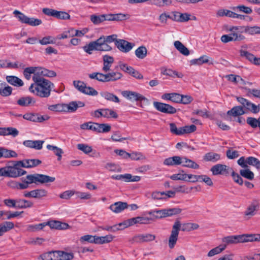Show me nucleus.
<instances>
[{
    "label": "nucleus",
    "instance_id": "1",
    "mask_svg": "<svg viewBox=\"0 0 260 260\" xmlns=\"http://www.w3.org/2000/svg\"><path fill=\"white\" fill-rule=\"evenodd\" d=\"M34 82L29 87V91L34 95L42 98H48L51 94V91L54 87L53 83L47 79L42 80L35 78Z\"/></svg>",
    "mask_w": 260,
    "mask_h": 260
},
{
    "label": "nucleus",
    "instance_id": "2",
    "mask_svg": "<svg viewBox=\"0 0 260 260\" xmlns=\"http://www.w3.org/2000/svg\"><path fill=\"white\" fill-rule=\"evenodd\" d=\"M21 183H16V187L19 189H26L29 185L31 183L36 184H44L48 182H52L55 178L46 175L40 174H30L26 176L25 178H21Z\"/></svg>",
    "mask_w": 260,
    "mask_h": 260
},
{
    "label": "nucleus",
    "instance_id": "3",
    "mask_svg": "<svg viewBox=\"0 0 260 260\" xmlns=\"http://www.w3.org/2000/svg\"><path fill=\"white\" fill-rule=\"evenodd\" d=\"M19 161H11L8 165L0 169V176L16 178L26 173V171L21 169Z\"/></svg>",
    "mask_w": 260,
    "mask_h": 260
},
{
    "label": "nucleus",
    "instance_id": "4",
    "mask_svg": "<svg viewBox=\"0 0 260 260\" xmlns=\"http://www.w3.org/2000/svg\"><path fill=\"white\" fill-rule=\"evenodd\" d=\"M13 14L16 16L19 21L21 23L27 24L32 26H38L42 23L41 19L34 17L29 18L17 10L13 12Z\"/></svg>",
    "mask_w": 260,
    "mask_h": 260
},
{
    "label": "nucleus",
    "instance_id": "5",
    "mask_svg": "<svg viewBox=\"0 0 260 260\" xmlns=\"http://www.w3.org/2000/svg\"><path fill=\"white\" fill-rule=\"evenodd\" d=\"M181 225L180 221L178 220H176L173 225L168 243L169 247L171 249L173 248L176 244Z\"/></svg>",
    "mask_w": 260,
    "mask_h": 260
},
{
    "label": "nucleus",
    "instance_id": "6",
    "mask_svg": "<svg viewBox=\"0 0 260 260\" xmlns=\"http://www.w3.org/2000/svg\"><path fill=\"white\" fill-rule=\"evenodd\" d=\"M42 11L45 15L52 16L57 19L62 20H68L70 19V15L68 13L64 11H58L50 8H44Z\"/></svg>",
    "mask_w": 260,
    "mask_h": 260
},
{
    "label": "nucleus",
    "instance_id": "7",
    "mask_svg": "<svg viewBox=\"0 0 260 260\" xmlns=\"http://www.w3.org/2000/svg\"><path fill=\"white\" fill-rule=\"evenodd\" d=\"M223 245L247 242L246 234L227 236L222 239Z\"/></svg>",
    "mask_w": 260,
    "mask_h": 260
},
{
    "label": "nucleus",
    "instance_id": "8",
    "mask_svg": "<svg viewBox=\"0 0 260 260\" xmlns=\"http://www.w3.org/2000/svg\"><path fill=\"white\" fill-rule=\"evenodd\" d=\"M155 235L151 234H138L135 235L129 241L131 244L151 242L155 240Z\"/></svg>",
    "mask_w": 260,
    "mask_h": 260
},
{
    "label": "nucleus",
    "instance_id": "9",
    "mask_svg": "<svg viewBox=\"0 0 260 260\" xmlns=\"http://www.w3.org/2000/svg\"><path fill=\"white\" fill-rule=\"evenodd\" d=\"M210 170L213 175H223L228 176L232 169L225 165L217 164L213 166Z\"/></svg>",
    "mask_w": 260,
    "mask_h": 260
},
{
    "label": "nucleus",
    "instance_id": "10",
    "mask_svg": "<svg viewBox=\"0 0 260 260\" xmlns=\"http://www.w3.org/2000/svg\"><path fill=\"white\" fill-rule=\"evenodd\" d=\"M153 106L157 110L164 113L173 114L177 111L173 106L163 103L154 102Z\"/></svg>",
    "mask_w": 260,
    "mask_h": 260
},
{
    "label": "nucleus",
    "instance_id": "11",
    "mask_svg": "<svg viewBox=\"0 0 260 260\" xmlns=\"http://www.w3.org/2000/svg\"><path fill=\"white\" fill-rule=\"evenodd\" d=\"M237 101L241 104L247 110L253 113H257L260 111V105H255L247 99L242 97H238Z\"/></svg>",
    "mask_w": 260,
    "mask_h": 260
},
{
    "label": "nucleus",
    "instance_id": "12",
    "mask_svg": "<svg viewBox=\"0 0 260 260\" xmlns=\"http://www.w3.org/2000/svg\"><path fill=\"white\" fill-rule=\"evenodd\" d=\"M24 119L34 122H43L49 119L47 115H41L38 113H27L23 115Z\"/></svg>",
    "mask_w": 260,
    "mask_h": 260
},
{
    "label": "nucleus",
    "instance_id": "13",
    "mask_svg": "<svg viewBox=\"0 0 260 260\" xmlns=\"http://www.w3.org/2000/svg\"><path fill=\"white\" fill-rule=\"evenodd\" d=\"M135 44L123 39H118L116 42V46L121 52L127 53L134 47Z\"/></svg>",
    "mask_w": 260,
    "mask_h": 260
},
{
    "label": "nucleus",
    "instance_id": "14",
    "mask_svg": "<svg viewBox=\"0 0 260 260\" xmlns=\"http://www.w3.org/2000/svg\"><path fill=\"white\" fill-rule=\"evenodd\" d=\"M245 37L237 32H232L229 35H224L221 37V41L226 43L231 41H240L245 39Z\"/></svg>",
    "mask_w": 260,
    "mask_h": 260
},
{
    "label": "nucleus",
    "instance_id": "15",
    "mask_svg": "<svg viewBox=\"0 0 260 260\" xmlns=\"http://www.w3.org/2000/svg\"><path fill=\"white\" fill-rule=\"evenodd\" d=\"M122 95L132 101H147V98L142 95V94L136 92L125 90L122 92Z\"/></svg>",
    "mask_w": 260,
    "mask_h": 260
},
{
    "label": "nucleus",
    "instance_id": "16",
    "mask_svg": "<svg viewBox=\"0 0 260 260\" xmlns=\"http://www.w3.org/2000/svg\"><path fill=\"white\" fill-rule=\"evenodd\" d=\"M47 194V191L46 190L44 189H38L24 192V196L26 198L40 199L42 197H46Z\"/></svg>",
    "mask_w": 260,
    "mask_h": 260
},
{
    "label": "nucleus",
    "instance_id": "17",
    "mask_svg": "<svg viewBox=\"0 0 260 260\" xmlns=\"http://www.w3.org/2000/svg\"><path fill=\"white\" fill-rule=\"evenodd\" d=\"M44 143L43 140H25L23 142L25 147L38 150L42 149Z\"/></svg>",
    "mask_w": 260,
    "mask_h": 260
},
{
    "label": "nucleus",
    "instance_id": "18",
    "mask_svg": "<svg viewBox=\"0 0 260 260\" xmlns=\"http://www.w3.org/2000/svg\"><path fill=\"white\" fill-rule=\"evenodd\" d=\"M19 164L22 168H31L38 166L42 163L41 160L38 159H28L19 160Z\"/></svg>",
    "mask_w": 260,
    "mask_h": 260
},
{
    "label": "nucleus",
    "instance_id": "19",
    "mask_svg": "<svg viewBox=\"0 0 260 260\" xmlns=\"http://www.w3.org/2000/svg\"><path fill=\"white\" fill-rule=\"evenodd\" d=\"M182 157L179 156H174L164 159L163 164L167 166H178L182 163Z\"/></svg>",
    "mask_w": 260,
    "mask_h": 260
},
{
    "label": "nucleus",
    "instance_id": "20",
    "mask_svg": "<svg viewBox=\"0 0 260 260\" xmlns=\"http://www.w3.org/2000/svg\"><path fill=\"white\" fill-rule=\"evenodd\" d=\"M128 204L126 202H117L111 205L109 209L115 213H119L128 208Z\"/></svg>",
    "mask_w": 260,
    "mask_h": 260
},
{
    "label": "nucleus",
    "instance_id": "21",
    "mask_svg": "<svg viewBox=\"0 0 260 260\" xmlns=\"http://www.w3.org/2000/svg\"><path fill=\"white\" fill-rule=\"evenodd\" d=\"M104 21H122L126 19V15L122 13L103 14Z\"/></svg>",
    "mask_w": 260,
    "mask_h": 260
},
{
    "label": "nucleus",
    "instance_id": "22",
    "mask_svg": "<svg viewBox=\"0 0 260 260\" xmlns=\"http://www.w3.org/2000/svg\"><path fill=\"white\" fill-rule=\"evenodd\" d=\"M46 224L48 225L51 229L56 230H66L68 229L69 227L68 224L57 220L48 221L46 223Z\"/></svg>",
    "mask_w": 260,
    "mask_h": 260
},
{
    "label": "nucleus",
    "instance_id": "23",
    "mask_svg": "<svg viewBox=\"0 0 260 260\" xmlns=\"http://www.w3.org/2000/svg\"><path fill=\"white\" fill-rule=\"evenodd\" d=\"M1 136H11L13 138L16 137L19 134L17 128L13 127H1Z\"/></svg>",
    "mask_w": 260,
    "mask_h": 260
},
{
    "label": "nucleus",
    "instance_id": "24",
    "mask_svg": "<svg viewBox=\"0 0 260 260\" xmlns=\"http://www.w3.org/2000/svg\"><path fill=\"white\" fill-rule=\"evenodd\" d=\"M35 103V99L30 96L21 97L17 101V104L22 107H27Z\"/></svg>",
    "mask_w": 260,
    "mask_h": 260
},
{
    "label": "nucleus",
    "instance_id": "25",
    "mask_svg": "<svg viewBox=\"0 0 260 260\" xmlns=\"http://www.w3.org/2000/svg\"><path fill=\"white\" fill-rule=\"evenodd\" d=\"M103 71L107 72L110 71L112 64L114 62V58L112 56L105 55L103 56Z\"/></svg>",
    "mask_w": 260,
    "mask_h": 260
},
{
    "label": "nucleus",
    "instance_id": "26",
    "mask_svg": "<svg viewBox=\"0 0 260 260\" xmlns=\"http://www.w3.org/2000/svg\"><path fill=\"white\" fill-rule=\"evenodd\" d=\"M7 81L12 85L16 87H21L24 83L21 79L15 76H8L6 77Z\"/></svg>",
    "mask_w": 260,
    "mask_h": 260
},
{
    "label": "nucleus",
    "instance_id": "27",
    "mask_svg": "<svg viewBox=\"0 0 260 260\" xmlns=\"http://www.w3.org/2000/svg\"><path fill=\"white\" fill-rule=\"evenodd\" d=\"M102 98L105 100L114 103H119L120 100L116 95L107 91H104L100 92Z\"/></svg>",
    "mask_w": 260,
    "mask_h": 260
},
{
    "label": "nucleus",
    "instance_id": "28",
    "mask_svg": "<svg viewBox=\"0 0 260 260\" xmlns=\"http://www.w3.org/2000/svg\"><path fill=\"white\" fill-rule=\"evenodd\" d=\"M91 79H95L102 82H108L107 74H104L100 72H93L88 75Z\"/></svg>",
    "mask_w": 260,
    "mask_h": 260
},
{
    "label": "nucleus",
    "instance_id": "29",
    "mask_svg": "<svg viewBox=\"0 0 260 260\" xmlns=\"http://www.w3.org/2000/svg\"><path fill=\"white\" fill-rule=\"evenodd\" d=\"M12 88L5 82L0 83V95L3 96H8L12 94Z\"/></svg>",
    "mask_w": 260,
    "mask_h": 260
},
{
    "label": "nucleus",
    "instance_id": "30",
    "mask_svg": "<svg viewBox=\"0 0 260 260\" xmlns=\"http://www.w3.org/2000/svg\"><path fill=\"white\" fill-rule=\"evenodd\" d=\"M203 159L205 161L215 162L220 159V155L216 153L210 152L205 154Z\"/></svg>",
    "mask_w": 260,
    "mask_h": 260
},
{
    "label": "nucleus",
    "instance_id": "31",
    "mask_svg": "<svg viewBox=\"0 0 260 260\" xmlns=\"http://www.w3.org/2000/svg\"><path fill=\"white\" fill-rule=\"evenodd\" d=\"M258 208V204L256 201H253L248 206L244 213V215L246 216H248L249 218L251 217V216L255 215V211L257 210Z\"/></svg>",
    "mask_w": 260,
    "mask_h": 260
},
{
    "label": "nucleus",
    "instance_id": "32",
    "mask_svg": "<svg viewBox=\"0 0 260 260\" xmlns=\"http://www.w3.org/2000/svg\"><path fill=\"white\" fill-rule=\"evenodd\" d=\"M245 113L243 108L242 106H235L229 110L227 112L228 115L237 117L241 116Z\"/></svg>",
    "mask_w": 260,
    "mask_h": 260
},
{
    "label": "nucleus",
    "instance_id": "33",
    "mask_svg": "<svg viewBox=\"0 0 260 260\" xmlns=\"http://www.w3.org/2000/svg\"><path fill=\"white\" fill-rule=\"evenodd\" d=\"M182 163L181 165L183 167L189 168L198 169L199 168V165L195 162L194 161L186 158V157H182Z\"/></svg>",
    "mask_w": 260,
    "mask_h": 260
},
{
    "label": "nucleus",
    "instance_id": "34",
    "mask_svg": "<svg viewBox=\"0 0 260 260\" xmlns=\"http://www.w3.org/2000/svg\"><path fill=\"white\" fill-rule=\"evenodd\" d=\"M14 224L11 221H5L0 224V236L8 232V231L14 228Z\"/></svg>",
    "mask_w": 260,
    "mask_h": 260
},
{
    "label": "nucleus",
    "instance_id": "35",
    "mask_svg": "<svg viewBox=\"0 0 260 260\" xmlns=\"http://www.w3.org/2000/svg\"><path fill=\"white\" fill-rule=\"evenodd\" d=\"M174 45L177 50L182 54L185 56H187L189 54V51L188 48L186 47L181 42L179 41H175Z\"/></svg>",
    "mask_w": 260,
    "mask_h": 260
},
{
    "label": "nucleus",
    "instance_id": "36",
    "mask_svg": "<svg viewBox=\"0 0 260 260\" xmlns=\"http://www.w3.org/2000/svg\"><path fill=\"white\" fill-rule=\"evenodd\" d=\"M102 39L100 38L97 39L98 51H109L111 50L112 47L107 43L104 42Z\"/></svg>",
    "mask_w": 260,
    "mask_h": 260
},
{
    "label": "nucleus",
    "instance_id": "37",
    "mask_svg": "<svg viewBox=\"0 0 260 260\" xmlns=\"http://www.w3.org/2000/svg\"><path fill=\"white\" fill-rule=\"evenodd\" d=\"M83 49L85 52L89 54H91L93 50L98 51L97 40L84 46Z\"/></svg>",
    "mask_w": 260,
    "mask_h": 260
},
{
    "label": "nucleus",
    "instance_id": "38",
    "mask_svg": "<svg viewBox=\"0 0 260 260\" xmlns=\"http://www.w3.org/2000/svg\"><path fill=\"white\" fill-rule=\"evenodd\" d=\"M107 80L108 82H113L120 79L122 75L120 72H112L107 74Z\"/></svg>",
    "mask_w": 260,
    "mask_h": 260
},
{
    "label": "nucleus",
    "instance_id": "39",
    "mask_svg": "<svg viewBox=\"0 0 260 260\" xmlns=\"http://www.w3.org/2000/svg\"><path fill=\"white\" fill-rule=\"evenodd\" d=\"M147 50L144 46H141L138 47L135 50V55L139 59H144L147 55Z\"/></svg>",
    "mask_w": 260,
    "mask_h": 260
},
{
    "label": "nucleus",
    "instance_id": "40",
    "mask_svg": "<svg viewBox=\"0 0 260 260\" xmlns=\"http://www.w3.org/2000/svg\"><path fill=\"white\" fill-rule=\"evenodd\" d=\"M102 117L107 118H117L118 117V115L114 110L106 108L102 109Z\"/></svg>",
    "mask_w": 260,
    "mask_h": 260
},
{
    "label": "nucleus",
    "instance_id": "41",
    "mask_svg": "<svg viewBox=\"0 0 260 260\" xmlns=\"http://www.w3.org/2000/svg\"><path fill=\"white\" fill-rule=\"evenodd\" d=\"M114 237L111 235H108L105 236L99 237L96 236V244H103L110 242L113 239Z\"/></svg>",
    "mask_w": 260,
    "mask_h": 260
},
{
    "label": "nucleus",
    "instance_id": "42",
    "mask_svg": "<svg viewBox=\"0 0 260 260\" xmlns=\"http://www.w3.org/2000/svg\"><path fill=\"white\" fill-rule=\"evenodd\" d=\"M248 165L254 167L258 171H260V160L253 156H249L247 158Z\"/></svg>",
    "mask_w": 260,
    "mask_h": 260
},
{
    "label": "nucleus",
    "instance_id": "43",
    "mask_svg": "<svg viewBox=\"0 0 260 260\" xmlns=\"http://www.w3.org/2000/svg\"><path fill=\"white\" fill-rule=\"evenodd\" d=\"M57 253L59 257V260H71L74 258V254L72 252L57 251Z\"/></svg>",
    "mask_w": 260,
    "mask_h": 260
},
{
    "label": "nucleus",
    "instance_id": "44",
    "mask_svg": "<svg viewBox=\"0 0 260 260\" xmlns=\"http://www.w3.org/2000/svg\"><path fill=\"white\" fill-rule=\"evenodd\" d=\"M240 174L243 177L249 180H252L254 179V174L249 169L241 170Z\"/></svg>",
    "mask_w": 260,
    "mask_h": 260
},
{
    "label": "nucleus",
    "instance_id": "45",
    "mask_svg": "<svg viewBox=\"0 0 260 260\" xmlns=\"http://www.w3.org/2000/svg\"><path fill=\"white\" fill-rule=\"evenodd\" d=\"M245 33L250 35H259L260 26L256 25L253 26H246Z\"/></svg>",
    "mask_w": 260,
    "mask_h": 260
},
{
    "label": "nucleus",
    "instance_id": "46",
    "mask_svg": "<svg viewBox=\"0 0 260 260\" xmlns=\"http://www.w3.org/2000/svg\"><path fill=\"white\" fill-rule=\"evenodd\" d=\"M240 53L241 57H245L250 62L254 64L256 57L253 54L243 50L240 51Z\"/></svg>",
    "mask_w": 260,
    "mask_h": 260
},
{
    "label": "nucleus",
    "instance_id": "47",
    "mask_svg": "<svg viewBox=\"0 0 260 260\" xmlns=\"http://www.w3.org/2000/svg\"><path fill=\"white\" fill-rule=\"evenodd\" d=\"M197 129L195 125L191 124L190 125H185L184 126L180 127L181 135L189 134L194 132Z\"/></svg>",
    "mask_w": 260,
    "mask_h": 260
},
{
    "label": "nucleus",
    "instance_id": "48",
    "mask_svg": "<svg viewBox=\"0 0 260 260\" xmlns=\"http://www.w3.org/2000/svg\"><path fill=\"white\" fill-rule=\"evenodd\" d=\"M97 123L92 122H85L80 125V128L82 129H89L97 132Z\"/></svg>",
    "mask_w": 260,
    "mask_h": 260
},
{
    "label": "nucleus",
    "instance_id": "49",
    "mask_svg": "<svg viewBox=\"0 0 260 260\" xmlns=\"http://www.w3.org/2000/svg\"><path fill=\"white\" fill-rule=\"evenodd\" d=\"M226 248L225 245H220L219 246L213 248L210 250L208 253V256H213L216 254H217L222 251Z\"/></svg>",
    "mask_w": 260,
    "mask_h": 260
},
{
    "label": "nucleus",
    "instance_id": "50",
    "mask_svg": "<svg viewBox=\"0 0 260 260\" xmlns=\"http://www.w3.org/2000/svg\"><path fill=\"white\" fill-rule=\"evenodd\" d=\"M34 68L35 72H34V75L32 78L33 81L36 82V78L41 80H42L43 79H45V78H44V76H43V68L34 67Z\"/></svg>",
    "mask_w": 260,
    "mask_h": 260
},
{
    "label": "nucleus",
    "instance_id": "51",
    "mask_svg": "<svg viewBox=\"0 0 260 260\" xmlns=\"http://www.w3.org/2000/svg\"><path fill=\"white\" fill-rule=\"evenodd\" d=\"M190 62L191 64L201 65L205 63H208L209 59L207 56L203 55L199 58L191 60Z\"/></svg>",
    "mask_w": 260,
    "mask_h": 260
},
{
    "label": "nucleus",
    "instance_id": "52",
    "mask_svg": "<svg viewBox=\"0 0 260 260\" xmlns=\"http://www.w3.org/2000/svg\"><path fill=\"white\" fill-rule=\"evenodd\" d=\"M259 117L258 119H256L254 117H248L246 120L247 123L253 128H255L257 127L259 128Z\"/></svg>",
    "mask_w": 260,
    "mask_h": 260
},
{
    "label": "nucleus",
    "instance_id": "53",
    "mask_svg": "<svg viewBox=\"0 0 260 260\" xmlns=\"http://www.w3.org/2000/svg\"><path fill=\"white\" fill-rule=\"evenodd\" d=\"M244 88L247 91L246 95L247 96L250 98L253 96L254 97L260 98V89H250L247 87H244Z\"/></svg>",
    "mask_w": 260,
    "mask_h": 260
},
{
    "label": "nucleus",
    "instance_id": "54",
    "mask_svg": "<svg viewBox=\"0 0 260 260\" xmlns=\"http://www.w3.org/2000/svg\"><path fill=\"white\" fill-rule=\"evenodd\" d=\"M98 133H107L111 130V127L110 125L105 123H98L96 125Z\"/></svg>",
    "mask_w": 260,
    "mask_h": 260
},
{
    "label": "nucleus",
    "instance_id": "55",
    "mask_svg": "<svg viewBox=\"0 0 260 260\" xmlns=\"http://www.w3.org/2000/svg\"><path fill=\"white\" fill-rule=\"evenodd\" d=\"M96 236H92V235H86L82 236L80 239V241L81 243H84L85 242H88L90 243L96 244Z\"/></svg>",
    "mask_w": 260,
    "mask_h": 260
},
{
    "label": "nucleus",
    "instance_id": "56",
    "mask_svg": "<svg viewBox=\"0 0 260 260\" xmlns=\"http://www.w3.org/2000/svg\"><path fill=\"white\" fill-rule=\"evenodd\" d=\"M39 42L42 45L53 44L55 43V39L50 36H47L43 37L42 39L39 40Z\"/></svg>",
    "mask_w": 260,
    "mask_h": 260
},
{
    "label": "nucleus",
    "instance_id": "57",
    "mask_svg": "<svg viewBox=\"0 0 260 260\" xmlns=\"http://www.w3.org/2000/svg\"><path fill=\"white\" fill-rule=\"evenodd\" d=\"M77 147L78 149L79 150L83 152L85 154H88L90 152H92V148L91 146L89 145L86 144H83V143H80L77 144Z\"/></svg>",
    "mask_w": 260,
    "mask_h": 260
},
{
    "label": "nucleus",
    "instance_id": "58",
    "mask_svg": "<svg viewBox=\"0 0 260 260\" xmlns=\"http://www.w3.org/2000/svg\"><path fill=\"white\" fill-rule=\"evenodd\" d=\"M117 35L115 34H113L112 35L104 36H102L100 37V38H102L103 41L108 43H111L112 42H114L115 45H116V41H118V39H117Z\"/></svg>",
    "mask_w": 260,
    "mask_h": 260
},
{
    "label": "nucleus",
    "instance_id": "59",
    "mask_svg": "<svg viewBox=\"0 0 260 260\" xmlns=\"http://www.w3.org/2000/svg\"><path fill=\"white\" fill-rule=\"evenodd\" d=\"M3 157L5 158L16 157L17 156V153L11 150H8L3 147Z\"/></svg>",
    "mask_w": 260,
    "mask_h": 260
},
{
    "label": "nucleus",
    "instance_id": "60",
    "mask_svg": "<svg viewBox=\"0 0 260 260\" xmlns=\"http://www.w3.org/2000/svg\"><path fill=\"white\" fill-rule=\"evenodd\" d=\"M138 223V217L130 218L126 221L119 223V226L123 225L124 228H127L129 226L133 225L135 224Z\"/></svg>",
    "mask_w": 260,
    "mask_h": 260
},
{
    "label": "nucleus",
    "instance_id": "61",
    "mask_svg": "<svg viewBox=\"0 0 260 260\" xmlns=\"http://www.w3.org/2000/svg\"><path fill=\"white\" fill-rule=\"evenodd\" d=\"M73 85L79 91L84 93L85 92V87H86V84L81 81H74Z\"/></svg>",
    "mask_w": 260,
    "mask_h": 260
},
{
    "label": "nucleus",
    "instance_id": "62",
    "mask_svg": "<svg viewBox=\"0 0 260 260\" xmlns=\"http://www.w3.org/2000/svg\"><path fill=\"white\" fill-rule=\"evenodd\" d=\"M90 20L94 24H99L104 21L103 14L98 16L92 15L90 16Z\"/></svg>",
    "mask_w": 260,
    "mask_h": 260
},
{
    "label": "nucleus",
    "instance_id": "63",
    "mask_svg": "<svg viewBox=\"0 0 260 260\" xmlns=\"http://www.w3.org/2000/svg\"><path fill=\"white\" fill-rule=\"evenodd\" d=\"M74 28H71L70 30L64 31L61 35L57 36V38L59 40L74 37Z\"/></svg>",
    "mask_w": 260,
    "mask_h": 260
},
{
    "label": "nucleus",
    "instance_id": "64",
    "mask_svg": "<svg viewBox=\"0 0 260 260\" xmlns=\"http://www.w3.org/2000/svg\"><path fill=\"white\" fill-rule=\"evenodd\" d=\"M35 72V68L33 67L26 68L23 71V75L27 80H29L31 78V75H34Z\"/></svg>",
    "mask_w": 260,
    "mask_h": 260
}]
</instances>
